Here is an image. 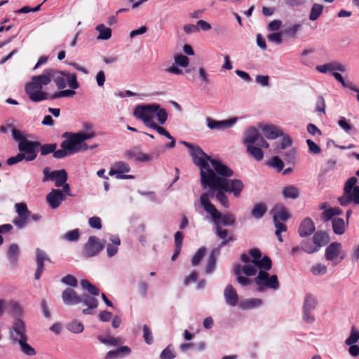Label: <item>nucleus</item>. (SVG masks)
Returning a JSON list of instances; mask_svg holds the SVG:
<instances>
[{
  "label": "nucleus",
  "instance_id": "32",
  "mask_svg": "<svg viewBox=\"0 0 359 359\" xmlns=\"http://www.w3.org/2000/svg\"><path fill=\"white\" fill-rule=\"evenodd\" d=\"M247 153L257 161H260L264 158V153L261 147L255 145H249L246 147Z\"/></svg>",
  "mask_w": 359,
  "mask_h": 359
},
{
  "label": "nucleus",
  "instance_id": "33",
  "mask_svg": "<svg viewBox=\"0 0 359 359\" xmlns=\"http://www.w3.org/2000/svg\"><path fill=\"white\" fill-rule=\"evenodd\" d=\"M285 198L296 199L299 196V190L294 185L284 187L282 190Z\"/></svg>",
  "mask_w": 359,
  "mask_h": 359
},
{
  "label": "nucleus",
  "instance_id": "19",
  "mask_svg": "<svg viewBox=\"0 0 359 359\" xmlns=\"http://www.w3.org/2000/svg\"><path fill=\"white\" fill-rule=\"evenodd\" d=\"M315 231V225L311 219L307 217L303 219L298 231L301 237H306L312 234Z\"/></svg>",
  "mask_w": 359,
  "mask_h": 359
},
{
  "label": "nucleus",
  "instance_id": "45",
  "mask_svg": "<svg viewBox=\"0 0 359 359\" xmlns=\"http://www.w3.org/2000/svg\"><path fill=\"white\" fill-rule=\"evenodd\" d=\"M257 266L252 262L246 264L241 266V273H244L246 276H253L257 273Z\"/></svg>",
  "mask_w": 359,
  "mask_h": 359
},
{
  "label": "nucleus",
  "instance_id": "29",
  "mask_svg": "<svg viewBox=\"0 0 359 359\" xmlns=\"http://www.w3.org/2000/svg\"><path fill=\"white\" fill-rule=\"evenodd\" d=\"M11 131L13 139L18 142V150L20 152H27L26 149H25L26 142L32 141L26 139V137L22 135L21 132L13 126L11 128Z\"/></svg>",
  "mask_w": 359,
  "mask_h": 359
},
{
  "label": "nucleus",
  "instance_id": "28",
  "mask_svg": "<svg viewBox=\"0 0 359 359\" xmlns=\"http://www.w3.org/2000/svg\"><path fill=\"white\" fill-rule=\"evenodd\" d=\"M110 243L107 245V256L111 257L114 256L118 251V248L121 244V239L117 235H111L109 237Z\"/></svg>",
  "mask_w": 359,
  "mask_h": 359
},
{
  "label": "nucleus",
  "instance_id": "49",
  "mask_svg": "<svg viewBox=\"0 0 359 359\" xmlns=\"http://www.w3.org/2000/svg\"><path fill=\"white\" fill-rule=\"evenodd\" d=\"M67 328L69 331L73 333L79 334L83 331L84 326L81 322L74 320L68 323Z\"/></svg>",
  "mask_w": 359,
  "mask_h": 359
},
{
  "label": "nucleus",
  "instance_id": "6",
  "mask_svg": "<svg viewBox=\"0 0 359 359\" xmlns=\"http://www.w3.org/2000/svg\"><path fill=\"white\" fill-rule=\"evenodd\" d=\"M254 282L258 286L259 291H262L266 288L276 290L280 287L278 276L275 274L270 275L268 271H259Z\"/></svg>",
  "mask_w": 359,
  "mask_h": 359
},
{
  "label": "nucleus",
  "instance_id": "23",
  "mask_svg": "<svg viewBox=\"0 0 359 359\" xmlns=\"http://www.w3.org/2000/svg\"><path fill=\"white\" fill-rule=\"evenodd\" d=\"M264 136L269 140H274L283 135L282 131L273 125H266L262 128Z\"/></svg>",
  "mask_w": 359,
  "mask_h": 359
},
{
  "label": "nucleus",
  "instance_id": "53",
  "mask_svg": "<svg viewBox=\"0 0 359 359\" xmlns=\"http://www.w3.org/2000/svg\"><path fill=\"white\" fill-rule=\"evenodd\" d=\"M75 94H76V92L73 89L72 90H69V89L63 90H60L59 92H56L53 95H50L48 100H55V99H58V98L63 97H69L74 96Z\"/></svg>",
  "mask_w": 359,
  "mask_h": 359
},
{
  "label": "nucleus",
  "instance_id": "44",
  "mask_svg": "<svg viewBox=\"0 0 359 359\" xmlns=\"http://www.w3.org/2000/svg\"><path fill=\"white\" fill-rule=\"evenodd\" d=\"M81 302L88 306L90 309H96L98 305L97 299L88 294L81 296Z\"/></svg>",
  "mask_w": 359,
  "mask_h": 359
},
{
  "label": "nucleus",
  "instance_id": "26",
  "mask_svg": "<svg viewBox=\"0 0 359 359\" xmlns=\"http://www.w3.org/2000/svg\"><path fill=\"white\" fill-rule=\"evenodd\" d=\"M215 233L218 238L222 240L219 247H223L227 245L229 242L234 240L233 235L228 236V231L222 229L219 224H215Z\"/></svg>",
  "mask_w": 359,
  "mask_h": 359
},
{
  "label": "nucleus",
  "instance_id": "47",
  "mask_svg": "<svg viewBox=\"0 0 359 359\" xmlns=\"http://www.w3.org/2000/svg\"><path fill=\"white\" fill-rule=\"evenodd\" d=\"M359 340V330L353 325L351 329L349 337L346 339L345 344L346 345H352L355 344Z\"/></svg>",
  "mask_w": 359,
  "mask_h": 359
},
{
  "label": "nucleus",
  "instance_id": "35",
  "mask_svg": "<svg viewBox=\"0 0 359 359\" xmlns=\"http://www.w3.org/2000/svg\"><path fill=\"white\" fill-rule=\"evenodd\" d=\"M233 273L237 277V281L243 287L250 285L252 283V280L241 276V266L240 264H235L233 266Z\"/></svg>",
  "mask_w": 359,
  "mask_h": 359
},
{
  "label": "nucleus",
  "instance_id": "63",
  "mask_svg": "<svg viewBox=\"0 0 359 359\" xmlns=\"http://www.w3.org/2000/svg\"><path fill=\"white\" fill-rule=\"evenodd\" d=\"M142 330L144 341L149 345L152 344L154 342V339L151 331L147 325H143Z\"/></svg>",
  "mask_w": 359,
  "mask_h": 359
},
{
  "label": "nucleus",
  "instance_id": "12",
  "mask_svg": "<svg viewBox=\"0 0 359 359\" xmlns=\"http://www.w3.org/2000/svg\"><path fill=\"white\" fill-rule=\"evenodd\" d=\"M317 305L316 299L310 294L305 297L303 304V320L306 323H313L315 317L312 314Z\"/></svg>",
  "mask_w": 359,
  "mask_h": 359
},
{
  "label": "nucleus",
  "instance_id": "27",
  "mask_svg": "<svg viewBox=\"0 0 359 359\" xmlns=\"http://www.w3.org/2000/svg\"><path fill=\"white\" fill-rule=\"evenodd\" d=\"M330 237L328 234L323 231H317L313 236L312 241L318 251L321 247L328 243Z\"/></svg>",
  "mask_w": 359,
  "mask_h": 359
},
{
  "label": "nucleus",
  "instance_id": "58",
  "mask_svg": "<svg viewBox=\"0 0 359 359\" xmlns=\"http://www.w3.org/2000/svg\"><path fill=\"white\" fill-rule=\"evenodd\" d=\"M357 180L355 177H351L346 182L344 188L345 194H352L355 187H359V186H355Z\"/></svg>",
  "mask_w": 359,
  "mask_h": 359
},
{
  "label": "nucleus",
  "instance_id": "13",
  "mask_svg": "<svg viewBox=\"0 0 359 359\" xmlns=\"http://www.w3.org/2000/svg\"><path fill=\"white\" fill-rule=\"evenodd\" d=\"M341 244L338 242L330 243L325 249V257L327 261L333 262L334 264H337L344 259V255H341L339 260L337 262V257L340 255Z\"/></svg>",
  "mask_w": 359,
  "mask_h": 359
},
{
  "label": "nucleus",
  "instance_id": "22",
  "mask_svg": "<svg viewBox=\"0 0 359 359\" xmlns=\"http://www.w3.org/2000/svg\"><path fill=\"white\" fill-rule=\"evenodd\" d=\"M209 190L208 191L203 194L200 197V202L204 210L208 213L211 211L215 212V207L210 202L209 198H213L215 195L213 191Z\"/></svg>",
  "mask_w": 359,
  "mask_h": 359
},
{
  "label": "nucleus",
  "instance_id": "4",
  "mask_svg": "<svg viewBox=\"0 0 359 359\" xmlns=\"http://www.w3.org/2000/svg\"><path fill=\"white\" fill-rule=\"evenodd\" d=\"M95 136L94 133H70L65 132L62 134V137L66 138L61 142V147L67 149V151L72 154L80 151H86L88 149V146L84 141L91 139Z\"/></svg>",
  "mask_w": 359,
  "mask_h": 359
},
{
  "label": "nucleus",
  "instance_id": "41",
  "mask_svg": "<svg viewBox=\"0 0 359 359\" xmlns=\"http://www.w3.org/2000/svg\"><path fill=\"white\" fill-rule=\"evenodd\" d=\"M68 175L65 170L62 169L57 170L55 181V186L57 187H62L67 180Z\"/></svg>",
  "mask_w": 359,
  "mask_h": 359
},
{
  "label": "nucleus",
  "instance_id": "9",
  "mask_svg": "<svg viewBox=\"0 0 359 359\" xmlns=\"http://www.w3.org/2000/svg\"><path fill=\"white\" fill-rule=\"evenodd\" d=\"M104 248V243L100 242L95 236H91L83 246V255L86 257H92L100 253Z\"/></svg>",
  "mask_w": 359,
  "mask_h": 359
},
{
  "label": "nucleus",
  "instance_id": "5",
  "mask_svg": "<svg viewBox=\"0 0 359 359\" xmlns=\"http://www.w3.org/2000/svg\"><path fill=\"white\" fill-rule=\"evenodd\" d=\"M158 109H159L158 104H140L135 108L133 115L137 119L142 121L144 125L149 128L151 123H154L153 116Z\"/></svg>",
  "mask_w": 359,
  "mask_h": 359
},
{
  "label": "nucleus",
  "instance_id": "20",
  "mask_svg": "<svg viewBox=\"0 0 359 359\" xmlns=\"http://www.w3.org/2000/svg\"><path fill=\"white\" fill-rule=\"evenodd\" d=\"M130 170V165L124 161H117L114 163L112 168L110 169L109 174V175H116V178L118 179V176L123 175L125 172H128Z\"/></svg>",
  "mask_w": 359,
  "mask_h": 359
},
{
  "label": "nucleus",
  "instance_id": "57",
  "mask_svg": "<svg viewBox=\"0 0 359 359\" xmlns=\"http://www.w3.org/2000/svg\"><path fill=\"white\" fill-rule=\"evenodd\" d=\"M80 236L79 229H75L72 231H67L62 236V238L65 241L73 242L79 240Z\"/></svg>",
  "mask_w": 359,
  "mask_h": 359
},
{
  "label": "nucleus",
  "instance_id": "31",
  "mask_svg": "<svg viewBox=\"0 0 359 359\" xmlns=\"http://www.w3.org/2000/svg\"><path fill=\"white\" fill-rule=\"evenodd\" d=\"M28 337L25 338V339H21L17 341L16 344H18L20 346V351L27 356H34L36 354V351L35 349L30 346L28 343Z\"/></svg>",
  "mask_w": 359,
  "mask_h": 359
},
{
  "label": "nucleus",
  "instance_id": "30",
  "mask_svg": "<svg viewBox=\"0 0 359 359\" xmlns=\"http://www.w3.org/2000/svg\"><path fill=\"white\" fill-rule=\"evenodd\" d=\"M20 255V248L18 245L15 243L11 244L7 251V257L11 264L15 266L18 261Z\"/></svg>",
  "mask_w": 359,
  "mask_h": 359
},
{
  "label": "nucleus",
  "instance_id": "52",
  "mask_svg": "<svg viewBox=\"0 0 359 359\" xmlns=\"http://www.w3.org/2000/svg\"><path fill=\"white\" fill-rule=\"evenodd\" d=\"M301 248L303 251L308 254H313L318 252V249L316 248L313 241L311 242L309 240H304L301 243Z\"/></svg>",
  "mask_w": 359,
  "mask_h": 359
},
{
  "label": "nucleus",
  "instance_id": "17",
  "mask_svg": "<svg viewBox=\"0 0 359 359\" xmlns=\"http://www.w3.org/2000/svg\"><path fill=\"white\" fill-rule=\"evenodd\" d=\"M45 260L49 261L50 259L44 251L40 250L39 248H37L36 250V261L37 269L36 270L34 276L36 280H39L41 276V274L44 269L43 262Z\"/></svg>",
  "mask_w": 359,
  "mask_h": 359
},
{
  "label": "nucleus",
  "instance_id": "37",
  "mask_svg": "<svg viewBox=\"0 0 359 359\" xmlns=\"http://www.w3.org/2000/svg\"><path fill=\"white\" fill-rule=\"evenodd\" d=\"M267 207L263 203L255 204L251 211L252 216L255 219H261L266 212Z\"/></svg>",
  "mask_w": 359,
  "mask_h": 359
},
{
  "label": "nucleus",
  "instance_id": "51",
  "mask_svg": "<svg viewBox=\"0 0 359 359\" xmlns=\"http://www.w3.org/2000/svg\"><path fill=\"white\" fill-rule=\"evenodd\" d=\"M175 357L176 353L172 344L168 345L160 354L161 359H174Z\"/></svg>",
  "mask_w": 359,
  "mask_h": 359
},
{
  "label": "nucleus",
  "instance_id": "7",
  "mask_svg": "<svg viewBox=\"0 0 359 359\" xmlns=\"http://www.w3.org/2000/svg\"><path fill=\"white\" fill-rule=\"evenodd\" d=\"M57 145L56 143L41 144L38 141H33L27 142L25 149L27 152L30 154L28 158L35 160L37 157V149H39L42 156H46L51 153L53 154V151L57 149Z\"/></svg>",
  "mask_w": 359,
  "mask_h": 359
},
{
  "label": "nucleus",
  "instance_id": "56",
  "mask_svg": "<svg viewBox=\"0 0 359 359\" xmlns=\"http://www.w3.org/2000/svg\"><path fill=\"white\" fill-rule=\"evenodd\" d=\"M262 302L260 299H250L241 303V307L243 309H250L257 307L262 304Z\"/></svg>",
  "mask_w": 359,
  "mask_h": 359
},
{
  "label": "nucleus",
  "instance_id": "46",
  "mask_svg": "<svg viewBox=\"0 0 359 359\" xmlns=\"http://www.w3.org/2000/svg\"><path fill=\"white\" fill-rule=\"evenodd\" d=\"M341 213L342 211L339 208H330L322 213V218L325 221H328L331 219L334 216L341 215Z\"/></svg>",
  "mask_w": 359,
  "mask_h": 359
},
{
  "label": "nucleus",
  "instance_id": "10",
  "mask_svg": "<svg viewBox=\"0 0 359 359\" xmlns=\"http://www.w3.org/2000/svg\"><path fill=\"white\" fill-rule=\"evenodd\" d=\"M18 216L13 220V223L18 229H22L27 226L30 217V211L25 203H19L15 205Z\"/></svg>",
  "mask_w": 359,
  "mask_h": 359
},
{
  "label": "nucleus",
  "instance_id": "18",
  "mask_svg": "<svg viewBox=\"0 0 359 359\" xmlns=\"http://www.w3.org/2000/svg\"><path fill=\"white\" fill-rule=\"evenodd\" d=\"M224 296L226 303L231 306H235L238 302L237 292L231 284L227 285L225 287Z\"/></svg>",
  "mask_w": 359,
  "mask_h": 359
},
{
  "label": "nucleus",
  "instance_id": "14",
  "mask_svg": "<svg viewBox=\"0 0 359 359\" xmlns=\"http://www.w3.org/2000/svg\"><path fill=\"white\" fill-rule=\"evenodd\" d=\"M215 212H209L215 224H223L224 226H233L236 222V217L234 215L227 212L222 214L216 208Z\"/></svg>",
  "mask_w": 359,
  "mask_h": 359
},
{
  "label": "nucleus",
  "instance_id": "8",
  "mask_svg": "<svg viewBox=\"0 0 359 359\" xmlns=\"http://www.w3.org/2000/svg\"><path fill=\"white\" fill-rule=\"evenodd\" d=\"M243 144L245 147L255 144L264 148L269 147V143L255 128H250L245 132Z\"/></svg>",
  "mask_w": 359,
  "mask_h": 359
},
{
  "label": "nucleus",
  "instance_id": "59",
  "mask_svg": "<svg viewBox=\"0 0 359 359\" xmlns=\"http://www.w3.org/2000/svg\"><path fill=\"white\" fill-rule=\"evenodd\" d=\"M269 165L280 172L284 167L283 161L278 156H273L269 162Z\"/></svg>",
  "mask_w": 359,
  "mask_h": 359
},
{
  "label": "nucleus",
  "instance_id": "15",
  "mask_svg": "<svg viewBox=\"0 0 359 359\" xmlns=\"http://www.w3.org/2000/svg\"><path fill=\"white\" fill-rule=\"evenodd\" d=\"M46 201L52 209L57 208L61 203L66 199L65 195L60 189H53L50 192L46 195Z\"/></svg>",
  "mask_w": 359,
  "mask_h": 359
},
{
  "label": "nucleus",
  "instance_id": "60",
  "mask_svg": "<svg viewBox=\"0 0 359 359\" xmlns=\"http://www.w3.org/2000/svg\"><path fill=\"white\" fill-rule=\"evenodd\" d=\"M174 60L176 65L182 67H187L189 64V59L188 57L182 54L175 55Z\"/></svg>",
  "mask_w": 359,
  "mask_h": 359
},
{
  "label": "nucleus",
  "instance_id": "24",
  "mask_svg": "<svg viewBox=\"0 0 359 359\" xmlns=\"http://www.w3.org/2000/svg\"><path fill=\"white\" fill-rule=\"evenodd\" d=\"M273 220V221H287L290 217V215L287 212V209L283 205H276L272 210Z\"/></svg>",
  "mask_w": 359,
  "mask_h": 359
},
{
  "label": "nucleus",
  "instance_id": "62",
  "mask_svg": "<svg viewBox=\"0 0 359 359\" xmlns=\"http://www.w3.org/2000/svg\"><path fill=\"white\" fill-rule=\"evenodd\" d=\"M206 250L205 248H201L194 255L191 263L194 266L198 265L205 255Z\"/></svg>",
  "mask_w": 359,
  "mask_h": 359
},
{
  "label": "nucleus",
  "instance_id": "61",
  "mask_svg": "<svg viewBox=\"0 0 359 359\" xmlns=\"http://www.w3.org/2000/svg\"><path fill=\"white\" fill-rule=\"evenodd\" d=\"M57 170L51 171L49 167H45L43 170V182L51 180L53 181L55 178Z\"/></svg>",
  "mask_w": 359,
  "mask_h": 359
},
{
  "label": "nucleus",
  "instance_id": "43",
  "mask_svg": "<svg viewBox=\"0 0 359 359\" xmlns=\"http://www.w3.org/2000/svg\"><path fill=\"white\" fill-rule=\"evenodd\" d=\"M256 266H257L259 271H268L272 268V261L269 257L264 256L257 263Z\"/></svg>",
  "mask_w": 359,
  "mask_h": 359
},
{
  "label": "nucleus",
  "instance_id": "64",
  "mask_svg": "<svg viewBox=\"0 0 359 359\" xmlns=\"http://www.w3.org/2000/svg\"><path fill=\"white\" fill-rule=\"evenodd\" d=\"M311 272L316 276L325 274L327 273V266L322 264H316L311 267Z\"/></svg>",
  "mask_w": 359,
  "mask_h": 359
},
{
  "label": "nucleus",
  "instance_id": "38",
  "mask_svg": "<svg viewBox=\"0 0 359 359\" xmlns=\"http://www.w3.org/2000/svg\"><path fill=\"white\" fill-rule=\"evenodd\" d=\"M29 156H30V154H29L27 152H20V153L18 154L16 156H11V157L8 158L7 159L6 163L8 165H12L16 164V163L23 161L24 159L26 161H34V159L28 158V157H29Z\"/></svg>",
  "mask_w": 359,
  "mask_h": 359
},
{
  "label": "nucleus",
  "instance_id": "36",
  "mask_svg": "<svg viewBox=\"0 0 359 359\" xmlns=\"http://www.w3.org/2000/svg\"><path fill=\"white\" fill-rule=\"evenodd\" d=\"M67 73L58 71L55 69L54 77L53 80L55 83L58 89H63L67 86V79L65 78Z\"/></svg>",
  "mask_w": 359,
  "mask_h": 359
},
{
  "label": "nucleus",
  "instance_id": "16",
  "mask_svg": "<svg viewBox=\"0 0 359 359\" xmlns=\"http://www.w3.org/2000/svg\"><path fill=\"white\" fill-rule=\"evenodd\" d=\"M62 299L64 304L67 305H76L81 303V296L70 287H67L62 292Z\"/></svg>",
  "mask_w": 359,
  "mask_h": 359
},
{
  "label": "nucleus",
  "instance_id": "1",
  "mask_svg": "<svg viewBox=\"0 0 359 359\" xmlns=\"http://www.w3.org/2000/svg\"><path fill=\"white\" fill-rule=\"evenodd\" d=\"M181 143L189 148L193 163L199 168L201 183L203 174L207 176L210 170L214 172L217 176L225 179L233 175V171L230 168L220 161L212 158L199 146L185 141H182Z\"/></svg>",
  "mask_w": 359,
  "mask_h": 359
},
{
  "label": "nucleus",
  "instance_id": "39",
  "mask_svg": "<svg viewBox=\"0 0 359 359\" xmlns=\"http://www.w3.org/2000/svg\"><path fill=\"white\" fill-rule=\"evenodd\" d=\"M95 29L99 32L97 39L107 40L111 38V29L103 24L98 25Z\"/></svg>",
  "mask_w": 359,
  "mask_h": 359
},
{
  "label": "nucleus",
  "instance_id": "25",
  "mask_svg": "<svg viewBox=\"0 0 359 359\" xmlns=\"http://www.w3.org/2000/svg\"><path fill=\"white\" fill-rule=\"evenodd\" d=\"M131 350L127 346H120L118 348L108 351L104 359H116L130 353Z\"/></svg>",
  "mask_w": 359,
  "mask_h": 359
},
{
  "label": "nucleus",
  "instance_id": "21",
  "mask_svg": "<svg viewBox=\"0 0 359 359\" xmlns=\"http://www.w3.org/2000/svg\"><path fill=\"white\" fill-rule=\"evenodd\" d=\"M316 70L320 73H327V72H332L334 71L344 72L346 71V68L343 65L337 62H332L317 66Z\"/></svg>",
  "mask_w": 359,
  "mask_h": 359
},
{
  "label": "nucleus",
  "instance_id": "48",
  "mask_svg": "<svg viewBox=\"0 0 359 359\" xmlns=\"http://www.w3.org/2000/svg\"><path fill=\"white\" fill-rule=\"evenodd\" d=\"M97 339L102 344H110L114 346L123 343L122 339L121 338H116L111 336H109L107 338H103L102 336H98Z\"/></svg>",
  "mask_w": 359,
  "mask_h": 359
},
{
  "label": "nucleus",
  "instance_id": "55",
  "mask_svg": "<svg viewBox=\"0 0 359 359\" xmlns=\"http://www.w3.org/2000/svg\"><path fill=\"white\" fill-rule=\"evenodd\" d=\"M8 309L10 310V313L13 316H18L21 315L22 311L17 302L10 301L8 303Z\"/></svg>",
  "mask_w": 359,
  "mask_h": 359
},
{
  "label": "nucleus",
  "instance_id": "34",
  "mask_svg": "<svg viewBox=\"0 0 359 359\" xmlns=\"http://www.w3.org/2000/svg\"><path fill=\"white\" fill-rule=\"evenodd\" d=\"M302 29V25L295 24L290 25L288 26L285 25L284 28L282 29V34L285 35L291 39H295L297 37V33L299 30Z\"/></svg>",
  "mask_w": 359,
  "mask_h": 359
},
{
  "label": "nucleus",
  "instance_id": "2",
  "mask_svg": "<svg viewBox=\"0 0 359 359\" xmlns=\"http://www.w3.org/2000/svg\"><path fill=\"white\" fill-rule=\"evenodd\" d=\"M54 72L53 68L46 69L42 74L32 76V81L25 85V93L32 102H39L49 99L50 94L42 91V88L43 86L51 82Z\"/></svg>",
  "mask_w": 359,
  "mask_h": 359
},
{
  "label": "nucleus",
  "instance_id": "40",
  "mask_svg": "<svg viewBox=\"0 0 359 359\" xmlns=\"http://www.w3.org/2000/svg\"><path fill=\"white\" fill-rule=\"evenodd\" d=\"M332 229L334 233L341 235L345 231V222L341 218L335 217L332 219Z\"/></svg>",
  "mask_w": 359,
  "mask_h": 359
},
{
  "label": "nucleus",
  "instance_id": "42",
  "mask_svg": "<svg viewBox=\"0 0 359 359\" xmlns=\"http://www.w3.org/2000/svg\"><path fill=\"white\" fill-rule=\"evenodd\" d=\"M323 6L320 4L316 3L313 4L309 14V20L315 21L318 19L323 13Z\"/></svg>",
  "mask_w": 359,
  "mask_h": 359
},
{
  "label": "nucleus",
  "instance_id": "54",
  "mask_svg": "<svg viewBox=\"0 0 359 359\" xmlns=\"http://www.w3.org/2000/svg\"><path fill=\"white\" fill-rule=\"evenodd\" d=\"M215 265H216V257L215 255V250H212L211 252L210 255H209L208 262L205 266V273H211L214 271V269L215 268Z\"/></svg>",
  "mask_w": 359,
  "mask_h": 359
},
{
  "label": "nucleus",
  "instance_id": "50",
  "mask_svg": "<svg viewBox=\"0 0 359 359\" xmlns=\"http://www.w3.org/2000/svg\"><path fill=\"white\" fill-rule=\"evenodd\" d=\"M213 190H217V193L215 194L216 198L220 202V203L226 208H229V203L228 197L224 193V190L222 189H212Z\"/></svg>",
  "mask_w": 359,
  "mask_h": 359
},
{
  "label": "nucleus",
  "instance_id": "11",
  "mask_svg": "<svg viewBox=\"0 0 359 359\" xmlns=\"http://www.w3.org/2000/svg\"><path fill=\"white\" fill-rule=\"evenodd\" d=\"M11 340L13 344L27 338L25 322L20 318H15L9 331Z\"/></svg>",
  "mask_w": 359,
  "mask_h": 359
},
{
  "label": "nucleus",
  "instance_id": "3",
  "mask_svg": "<svg viewBox=\"0 0 359 359\" xmlns=\"http://www.w3.org/2000/svg\"><path fill=\"white\" fill-rule=\"evenodd\" d=\"M202 187L210 189H222L226 192H233L235 197H240L241 193L244 188V184L241 180L234 179L229 180L225 178L218 177L215 173L210 170L208 175L202 176Z\"/></svg>",
  "mask_w": 359,
  "mask_h": 359
}]
</instances>
